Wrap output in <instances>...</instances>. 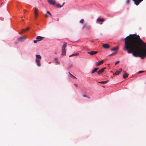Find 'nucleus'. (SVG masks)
Returning a JSON list of instances; mask_svg holds the SVG:
<instances>
[{
  "label": "nucleus",
  "instance_id": "obj_1",
  "mask_svg": "<svg viewBox=\"0 0 146 146\" xmlns=\"http://www.w3.org/2000/svg\"><path fill=\"white\" fill-rule=\"evenodd\" d=\"M124 40V50L128 53H132L135 57H139L142 59L146 57V43L139 35L130 34Z\"/></svg>",
  "mask_w": 146,
  "mask_h": 146
},
{
  "label": "nucleus",
  "instance_id": "obj_2",
  "mask_svg": "<svg viewBox=\"0 0 146 146\" xmlns=\"http://www.w3.org/2000/svg\"><path fill=\"white\" fill-rule=\"evenodd\" d=\"M67 45V43L66 42H64L62 48V54L61 55L62 56H64L66 55V52L65 50V48L66 46Z\"/></svg>",
  "mask_w": 146,
  "mask_h": 146
},
{
  "label": "nucleus",
  "instance_id": "obj_3",
  "mask_svg": "<svg viewBox=\"0 0 146 146\" xmlns=\"http://www.w3.org/2000/svg\"><path fill=\"white\" fill-rule=\"evenodd\" d=\"M36 59L35 60L38 66H40L41 65L40 64V60L41 59V57L39 55H36Z\"/></svg>",
  "mask_w": 146,
  "mask_h": 146
},
{
  "label": "nucleus",
  "instance_id": "obj_4",
  "mask_svg": "<svg viewBox=\"0 0 146 146\" xmlns=\"http://www.w3.org/2000/svg\"><path fill=\"white\" fill-rule=\"evenodd\" d=\"M82 28L83 29H86L87 30H89L91 28V26L90 25L87 24H85L83 25Z\"/></svg>",
  "mask_w": 146,
  "mask_h": 146
},
{
  "label": "nucleus",
  "instance_id": "obj_5",
  "mask_svg": "<svg viewBox=\"0 0 146 146\" xmlns=\"http://www.w3.org/2000/svg\"><path fill=\"white\" fill-rule=\"evenodd\" d=\"M26 37L25 36L21 37L17 40V42H21L25 39Z\"/></svg>",
  "mask_w": 146,
  "mask_h": 146
},
{
  "label": "nucleus",
  "instance_id": "obj_6",
  "mask_svg": "<svg viewBox=\"0 0 146 146\" xmlns=\"http://www.w3.org/2000/svg\"><path fill=\"white\" fill-rule=\"evenodd\" d=\"M143 0H132V1L134 2L135 4L136 5H138Z\"/></svg>",
  "mask_w": 146,
  "mask_h": 146
},
{
  "label": "nucleus",
  "instance_id": "obj_7",
  "mask_svg": "<svg viewBox=\"0 0 146 146\" xmlns=\"http://www.w3.org/2000/svg\"><path fill=\"white\" fill-rule=\"evenodd\" d=\"M98 53V51H91L90 52H88L87 53L91 55H93Z\"/></svg>",
  "mask_w": 146,
  "mask_h": 146
},
{
  "label": "nucleus",
  "instance_id": "obj_8",
  "mask_svg": "<svg viewBox=\"0 0 146 146\" xmlns=\"http://www.w3.org/2000/svg\"><path fill=\"white\" fill-rule=\"evenodd\" d=\"M49 3L50 5H53L55 3V0H47Z\"/></svg>",
  "mask_w": 146,
  "mask_h": 146
},
{
  "label": "nucleus",
  "instance_id": "obj_9",
  "mask_svg": "<svg viewBox=\"0 0 146 146\" xmlns=\"http://www.w3.org/2000/svg\"><path fill=\"white\" fill-rule=\"evenodd\" d=\"M119 70H117L113 74L114 75H117L119 74L122 71V69L121 68H119Z\"/></svg>",
  "mask_w": 146,
  "mask_h": 146
},
{
  "label": "nucleus",
  "instance_id": "obj_10",
  "mask_svg": "<svg viewBox=\"0 0 146 146\" xmlns=\"http://www.w3.org/2000/svg\"><path fill=\"white\" fill-rule=\"evenodd\" d=\"M106 69L105 67L102 68V69L99 70L98 72V74H101L104 71L105 69Z\"/></svg>",
  "mask_w": 146,
  "mask_h": 146
},
{
  "label": "nucleus",
  "instance_id": "obj_11",
  "mask_svg": "<svg viewBox=\"0 0 146 146\" xmlns=\"http://www.w3.org/2000/svg\"><path fill=\"white\" fill-rule=\"evenodd\" d=\"M104 61V60H101L98 62H97L96 63V65L97 66H99L103 63Z\"/></svg>",
  "mask_w": 146,
  "mask_h": 146
},
{
  "label": "nucleus",
  "instance_id": "obj_12",
  "mask_svg": "<svg viewBox=\"0 0 146 146\" xmlns=\"http://www.w3.org/2000/svg\"><path fill=\"white\" fill-rule=\"evenodd\" d=\"M123 77L124 78H125L128 77V74L127 73H126L125 71H123Z\"/></svg>",
  "mask_w": 146,
  "mask_h": 146
},
{
  "label": "nucleus",
  "instance_id": "obj_13",
  "mask_svg": "<svg viewBox=\"0 0 146 146\" xmlns=\"http://www.w3.org/2000/svg\"><path fill=\"white\" fill-rule=\"evenodd\" d=\"M44 38V37H43L40 36H38L36 37V39L38 41H39L42 40Z\"/></svg>",
  "mask_w": 146,
  "mask_h": 146
},
{
  "label": "nucleus",
  "instance_id": "obj_14",
  "mask_svg": "<svg viewBox=\"0 0 146 146\" xmlns=\"http://www.w3.org/2000/svg\"><path fill=\"white\" fill-rule=\"evenodd\" d=\"M102 46L105 48L107 49L110 47V46L108 44H106L102 45Z\"/></svg>",
  "mask_w": 146,
  "mask_h": 146
},
{
  "label": "nucleus",
  "instance_id": "obj_15",
  "mask_svg": "<svg viewBox=\"0 0 146 146\" xmlns=\"http://www.w3.org/2000/svg\"><path fill=\"white\" fill-rule=\"evenodd\" d=\"M105 20L104 19H100L98 18L97 19V21H98L103 22L105 21Z\"/></svg>",
  "mask_w": 146,
  "mask_h": 146
},
{
  "label": "nucleus",
  "instance_id": "obj_16",
  "mask_svg": "<svg viewBox=\"0 0 146 146\" xmlns=\"http://www.w3.org/2000/svg\"><path fill=\"white\" fill-rule=\"evenodd\" d=\"M99 69L98 68H95L91 72V74H93L96 72Z\"/></svg>",
  "mask_w": 146,
  "mask_h": 146
},
{
  "label": "nucleus",
  "instance_id": "obj_17",
  "mask_svg": "<svg viewBox=\"0 0 146 146\" xmlns=\"http://www.w3.org/2000/svg\"><path fill=\"white\" fill-rule=\"evenodd\" d=\"M54 62L57 64H58L59 63V60L57 58H55L54 59Z\"/></svg>",
  "mask_w": 146,
  "mask_h": 146
},
{
  "label": "nucleus",
  "instance_id": "obj_18",
  "mask_svg": "<svg viewBox=\"0 0 146 146\" xmlns=\"http://www.w3.org/2000/svg\"><path fill=\"white\" fill-rule=\"evenodd\" d=\"M64 4V3L62 5H61L59 4H58L56 5V7L58 8H61L62 7Z\"/></svg>",
  "mask_w": 146,
  "mask_h": 146
},
{
  "label": "nucleus",
  "instance_id": "obj_19",
  "mask_svg": "<svg viewBox=\"0 0 146 146\" xmlns=\"http://www.w3.org/2000/svg\"><path fill=\"white\" fill-rule=\"evenodd\" d=\"M118 47H115L111 49V51H116L118 50Z\"/></svg>",
  "mask_w": 146,
  "mask_h": 146
},
{
  "label": "nucleus",
  "instance_id": "obj_20",
  "mask_svg": "<svg viewBox=\"0 0 146 146\" xmlns=\"http://www.w3.org/2000/svg\"><path fill=\"white\" fill-rule=\"evenodd\" d=\"M35 10L34 13H35V14H38V9L36 8H35Z\"/></svg>",
  "mask_w": 146,
  "mask_h": 146
},
{
  "label": "nucleus",
  "instance_id": "obj_21",
  "mask_svg": "<svg viewBox=\"0 0 146 146\" xmlns=\"http://www.w3.org/2000/svg\"><path fill=\"white\" fill-rule=\"evenodd\" d=\"M29 29V27H27L26 29H23L22 32H20V34H21L22 33V32H25V31L28 30Z\"/></svg>",
  "mask_w": 146,
  "mask_h": 146
},
{
  "label": "nucleus",
  "instance_id": "obj_22",
  "mask_svg": "<svg viewBox=\"0 0 146 146\" xmlns=\"http://www.w3.org/2000/svg\"><path fill=\"white\" fill-rule=\"evenodd\" d=\"M83 97H86V98H88V99H90V97H89L86 94H83Z\"/></svg>",
  "mask_w": 146,
  "mask_h": 146
},
{
  "label": "nucleus",
  "instance_id": "obj_23",
  "mask_svg": "<svg viewBox=\"0 0 146 146\" xmlns=\"http://www.w3.org/2000/svg\"><path fill=\"white\" fill-rule=\"evenodd\" d=\"M108 82V80L105 81H102L99 82V83H102V84H105L107 83Z\"/></svg>",
  "mask_w": 146,
  "mask_h": 146
},
{
  "label": "nucleus",
  "instance_id": "obj_24",
  "mask_svg": "<svg viewBox=\"0 0 146 146\" xmlns=\"http://www.w3.org/2000/svg\"><path fill=\"white\" fill-rule=\"evenodd\" d=\"M115 54H116V53H113L111 54H110L109 55V56H112L115 55Z\"/></svg>",
  "mask_w": 146,
  "mask_h": 146
},
{
  "label": "nucleus",
  "instance_id": "obj_25",
  "mask_svg": "<svg viewBox=\"0 0 146 146\" xmlns=\"http://www.w3.org/2000/svg\"><path fill=\"white\" fill-rule=\"evenodd\" d=\"M83 22L84 20L83 19H81L80 21V22L82 23H83Z\"/></svg>",
  "mask_w": 146,
  "mask_h": 146
},
{
  "label": "nucleus",
  "instance_id": "obj_26",
  "mask_svg": "<svg viewBox=\"0 0 146 146\" xmlns=\"http://www.w3.org/2000/svg\"><path fill=\"white\" fill-rule=\"evenodd\" d=\"M79 54L78 53H75V54H74V56H77Z\"/></svg>",
  "mask_w": 146,
  "mask_h": 146
},
{
  "label": "nucleus",
  "instance_id": "obj_27",
  "mask_svg": "<svg viewBox=\"0 0 146 146\" xmlns=\"http://www.w3.org/2000/svg\"><path fill=\"white\" fill-rule=\"evenodd\" d=\"M144 71H139L138 72V73L139 74H140L143 72Z\"/></svg>",
  "mask_w": 146,
  "mask_h": 146
},
{
  "label": "nucleus",
  "instance_id": "obj_28",
  "mask_svg": "<svg viewBox=\"0 0 146 146\" xmlns=\"http://www.w3.org/2000/svg\"><path fill=\"white\" fill-rule=\"evenodd\" d=\"M47 13H48V14H49L51 16H52L51 14V13H50V12L49 11H47Z\"/></svg>",
  "mask_w": 146,
  "mask_h": 146
},
{
  "label": "nucleus",
  "instance_id": "obj_29",
  "mask_svg": "<svg viewBox=\"0 0 146 146\" xmlns=\"http://www.w3.org/2000/svg\"><path fill=\"white\" fill-rule=\"evenodd\" d=\"M119 61H117L115 63V65H116V64H118V63H119Z\"/></svg>",
  "mask_w": 146,
  "mask_h": 146
},
{
  "label": "nucleus",
  "instance_id": "obj_30",
  "mask_svg": "<svg viewBox=\"0 0 146 146\" xmlns=\"http://www.w3.org/2000/svg\"><path fill=\"white\" fill-rule=\"evenodd\" d=\"M37 41H38L37 40V39L36 40H34V42L35 43H36V42H37Z\"/></svg>",
  "mask_w": 146,
  "mask_h": 146
},
{
  "label": "nucleus",
  "instance_id": "obj_31",
  "mask_svg": "<svg viewBox=\"0 0 146 146\" xmlns=\"http://www.w3.org/2000/svg\"><path fill=\"white\" fill-rule=\"evenodd\" d=\"M129 0H127V1H126V3L127 4H128L129 3Z\"/></svg>",
  "mask_w": 146,
  "mask_h": 146
},
{
  "label": "nucleus",
  "instance_id": "obj_32",
  "mask_svg": "<svg viewBox=\"0 0 146 146\" xmlns=\"http://www.w3.org/2000/svg\"><path fill=\"white\" fill-rule=\"evenodd\" d=\"M74 85L76 87H78V85L76 84H74Z\"/></svg>",
  "mask_w": 146,
  "mask_h": 146
},
{
  "label": "nucleus",
  "instance_id": "obj_33",
  "mask_svg": "<svg viewBox=\"0 0 146 146\" xmlns=\"http://www.w3.org/2000/svg\"><path fill=\"white\" fill-rule=\"evenodd\" d=\"M72 56H74V54H73L71 55H70V56H69V57H72Z\"/></svg>",
  "mask_w": 146,
  "mask_h": 146
},
{
  "label": "nucleus",
  "instance_id": "obj_34",
  "mask_svg": "<svg viewBox=\"0 0 146 146\" xmlns=\"http://www.w3.org/2000/svg\"><path fill=\"white\" fill-rule=\"evenodd\" d=\"M35 14V17H37V15H38V14Z\"/></svg>",
  "mask_w": 146,
  "mask_h": 146
},
{
  "label": "nucleus",
  "instance_id": "obj_35",
  "mask_svg": "<svg viewBox=\"0 0 146 146\" xmlns=\"http://www.w3.org/2000/svg\"><path fill=\"white\" fill-rule=\"evenodd\" d=\"M45 16L46 17H48V15L46 14H45Z\"/></svg>",
  "mask_w": 146,
  "mask_h": 146
},
{
  "label": "nucleus",
  "instance_id": "obj_36",
  "mask_svg": "<svg viewBox=\"0 0 146 146\" xmlns=\"http://www.w3.org/2000/svg\"><path fill=\"white\" fill-rule=\"evenodd\" d=\"M50 63H51V62H50L49 63V64H50Z\"/></svg>",
  "mask_w": 146,
  "mask_h": 146
},
{
  "label": "nucleus",
  "instance_id": "obj_37",
  "mask_svg": "<svg viewBox=\"0 0 146 146\" xmlns=\"http://www.w3.org/2000/svg\"><path fill=\"white\" fill-rule=\"evenodd\" d=\"M100 24V25H102V23H101Z\"/></svg>",
  "mask_w": 146,
  "mask_h": 146
},
{
  "label": "nucleus",
  "instance_id": "obj_38",
  "mask_svg": "<svg viewBox=\"0 0 146 146\" xmlns=\"http://www.w3.org/2000/svg\"><path fill=\"white\" fill-rule=\"evenodd\" d=\"M103 87H104V86H103Z\"/></svg>",
  "mask_w": 146,
  "mask_h": 146
}]
</instances>
